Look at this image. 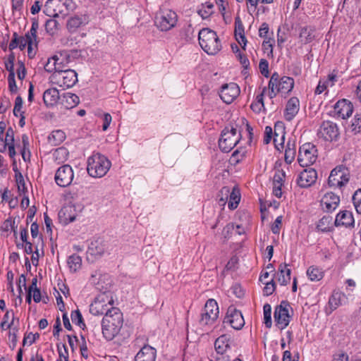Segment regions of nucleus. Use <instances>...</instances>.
I'll use <instances>...</instances> for the list:
<instances>
[{
    "mask_svg": "<svg viewBox=\"0 0 361 361\" xmlns=\"http://www.w3.org/2000/svg\"><path fill=\"white\" fill-rule=\"evenodd\" d=\"M87 23V19L85 15H74L71 16L66 23V28L71 33H74L82 26Z\"/></svg>",
    "mask_w": 361,
    "mask_h": 361,
    "instance_id": "24",
    "label": "nucleus"
},
{
    "mask_svg": "<svg viewBox=\"0 0 361 361\" xmlns=\"http://www.w3.org/2000/svg\"><path fill=\"white\" fill-rule=\"evenodd\" d=\"M59 29V23L54 18H49L46 21L45 30L51 35H54Z\"/></svg>",
    "mask_w": 361,
    "mask_h": 361,
    "instance_id": "41",
    "label": "nucleus"
},
{
    "mask_svg": "<svg viewBox=\"0 0 361 361\" xmlns=\"http://www.w3.org/2000/svg\"><path fill=\"white\" fill-rule=\"evenodd\" d=\"M224 323L229 324L234 329L239 330L243 327L245 321L240 311L229 307Z\"/></svg>",
    "mask_w": 361,
    "mask_h": 361,
    "instance_id": "16",
    "label": "nucleus"
},
{
    "mask_svg": "<svg viewBox=\"0 0 361 361\" xmlns=\"http://www.w3.org/2000/svg\"><path fill=\"white\" fill-rule=\"evenodd\" d=\"M294 87L293 78L288 76L280 78L278 73L274 72L269 80L268 84V95L270 99H273L278 93L282 95L288 94Z\"/></svg>",
    "mask_w": 361,
    "mask_h": 361,
    "instance_id": "2",
    "label": "nucleus"
},
{
    "mask_svg": "<svg viewBox=\"0 0 361 361\" xmlns=\"http://www.w3.org/2000/svg\"><path fill=\"white\" fill-rule=\"evenodd\" d=\"M348 302V298L346 295L341 291L334 290L329 297L328 302V307L326 308V313L331 314L333 311L336 310L338 307L344 305Z\"/></svg>",
    "mask_w": 361,
    "mask_h": 361,
    "instance_id": "19",
    "label": "nucleus"
},
{
    "mask_svg": "<svg viewBox=\"0 0 361 361\" xmlns=\"http://www.w3.org/2000/svg\"><path fill=\"white\" fill-rule=\"evenodd\" d=\"M266 90L267 88L264 87L262 93L256 97L255 101L251 104L250 108L254 112L259 114L265 109L263 97Z\"/></svg>",
    "mask_w": 361,
    "mask_h": 361,
    "instance_id": "38",
    "label": "nucleus"
},
{
    "mask_svg": "<svg viewBox=\"0 0 361 361\" xmlns=\"http://www.w3.org/2000/svg\"><path fill=\"white\" fill-rule=\"evenodd\" d=\"M296 155V144L295 141L288 140L286 149L284 159L286 164H290L295 159Z\"/></svg>",
    "mask_w": 361,
    "mask_h": 361,
    "instance_id": "32",
    "label": "nucleus"
},
{
    "mask_svg": "<svg viewBox=\"0 0 361 361\" xmlns=\"http://www.w3.org/2000/svg\"><path fill=\"white\" fill-rule=\"evenodd\" d=\"M66 139V134L61 130H53L48 137L49 142L51 145H59Z\"/></svg>",
    "mask_w": 361,
    "mask_h": 361,
    "instance_id": "34",
    "label": "nucleus"
},
{
    "mask_svg": "<svg viewBox=\"0 0 361 361\" xmlns=\"http://www.w3.org/2000/svg\"><path fill=\"white\" fill-rule=\"evenodd\" d=\"M60 101L66 109H71L79 103V97L75 94L67 92L61 96Z\"/></svg>",
    "mask_w": 361,
    "mask_h": 361,
    "instance_id": "31",
    "label": "nucleus"
},
{
    "mask_svg": "<svg viewBox=\"0 0 361 361\" xmlns=\"http://www.w3.org/2000/svg\"><path fill=\"white\" fill-rule=\"evenodd\" d=\"M25 38L27 42V54L30 58H33L35 55V49L37 46V37L26 34Z\"/></svg>",
    "mask_w": 361,
    "mask_h": 361,
    "instance_id": "37",
    "label": "nucleus"
},
{
    "mask_svg": "<svg viewBox=\"0 0 361 361\" xmlns=\"http://www.w3.org/2000/svg\"><path fill=\"white\" fill-rule=\"evenodd\" d=\"M334 224L337 227L353 228L355 226V219L353 212L348 210L341 211L336 216Z\"/></svg>",
    "mask_w": 361,
    "mask_h": 361,
    "instance_id": "21",
    "label": "nucleus"
},
{
    "mask_svg": "<svg viewBox=\"0 0 361 361\" xmlns=\"http://www.w3.org/2000/svg\"><path fill=\"white\" fill-rule=\"evenodd\" d=\"M39 338V334H32L29 333L25 335L23 341V345L25 346L26 345H31L37 338Z\"/></svg>",
    "mask_w": 361,
    "mask_h": 361,
    "instance_id": "48",
    "label": "nucleus"
},
{
    "mask_svg": "<svg viewBox=\"0 0 361 361\" xmlns=\"http://www.w3.org/2000/svg\"><path fill=\"white\" fill-rule=\"evenodd\" d=\"M26 75V70L22 61H18V68L17 69V75L19 80H23Z\"/></svg>",
    "mask_w": 361,
    "mask_h": 361,
    "instance_id": "63",
    "label": "nucleus"
},
{
    "mask_svg": "<svg viewBox=\"0 0 361 361\" xmlns=\"http://www.w3.org/2000/svg\"><path fill=\"white\" fill-rule=\"evenodd\" d=\"M314 29L309 26L302 27L300 29L299 37L303 44L311 42L314 39Z\"/></svg>",
    "mask_w": 361,
    "mask_h": 361,
    "instance_id": "36",
    "label": "nucleus"
},
{
    "mask_svg": "<svg viewBox=\"0 0 361 361\" xmlns=\"http://www.w3.org/2000/svg\"><path fill=\"white\" fill-rule=\"evenodd\" d=\"M273 130L271 127L266 126L264 130V143L267 145L269 144L272 139Z\"/></svg>",
    "mask_w": 361,
    "mask_h": 361,
    "instance_id": "62",
    "label": "nucleus"
},
{
    "mask_svg": "<svg viewBox=\"0 0 361 361\" xmlns=\"http://www.w3.org/2000/svg\"><path fill=\"white\" fill-rule=\"evenodd\" d=\"M317 135L325 141L332 142L337 140L339 136V130L337 125L331 121H325L321 124Z\"/></svg>",
    "mask_w": 361,
    "mask_h": 361,
    "instance_id": "13",
    "label": "nucleus"
},
{
    "mask_svg": "<svg viewBox=\"0 0 361 361\" xmlns=\"http://www.w3.org/2000/svg\"><path fill=\"white\" fill-rule=\"evenodd\" d=\"M353 202L356 211H361V188L354 193L353 196Z\"/></svg>",
    "mask_w": 361,
    "mask_h": 361,
    "instance_id": "50",
    "label": "nucleus"
},
{
    "mask_svg": "<svg viewBox=\"0 0 361 361\" xmlns=\"http://www.w3.org/2000/svg\"><path fill=\"white\" fill-rule=\"evenodd\" d=\"M57 60V56L55 55L52 56L51 58L48 59V61L44 66V69L46 71L49 73H56V63Z\"/></svg>",
    "mask_w": 361,
    "mask_h": 361,
    "instance_id": "47",
    "label": "nucleus"
},
{
    "mask_svg": "<svg viewBox=\"0 0 361 361\" xmlns=\"http://www.w3.org/2000/svg\"><path fill=\"white\" fill-rule=\"evenodd\" d=\"M259 68L262 75L268 78L269 75V63L266 59H261L259 63Z\"/></svg>",
    "mask_w": 361,
    "mask_h": 361,
    "instance_id": "51",
    "label": "nucleus"
},
{
    "mask_svg": "<svg viewBox=\"0 0 361 361\" xmlns=\"http://www.w3.org/2000/svg\"><path fill=\"white\" fill-rule=\"evenodd\" d=\"M68 266L72 272H75L81 268L82 258L76 255L69 256L67 260Z\"/></svg>",
    "mask_w": 361,
    "mask_h": 361,
    "instance_id": "39",
    "label": "nucleus"
},
{
    "mask_svg": "<svg viewBox=\"0 0 361 361\" xmlns=\"http://www.w3.org/2000/svg\"><path fill=\"white\" fill-rule=\"evenodd\" d=\"M245 33L244 25L239 16L235 18V35Z\"/></svg>",
    "mask_w": 361,
    "mask_h": 361,
    "instance_id": "58",
    "label": "nucleus"
},
{
    "mask_svg": "<svg viewBox=\"0 0 361 361\" xmlns=\"http://www.w3.org/2000/svg\"><path fill=\"white\" fill-rule=\"evenodd\" d=\"M340 197L333 192L326 193L320 201L322 209L325 212H332L338 206Z\"/></svg>",
    "mask_w": 361,
    "mask_h": 361,
    "instance_id": "20",
    "label": "nucleus"
},
{
    "mask_svg": "<svg viewBox=\"0 0 361 361\" xmlns=\"http://www.w3.org/2000/svg\"><path fill=\"white\" fill-rule=\"evenodd\" d=\"M61 96L57 89L50 88L43 94V100L46 106H54L58 101H60Z\"/></svg>",
    "mask_w": 361,
    "mask_h": 361,
    "instance_id": "29",
    "label": "nucleus"
},
{
    "mask_svg": "<svg viewBox=\"0 0 361 361\" xmlns=\"http://www.w3.org/2000/svg\"><path fill=\"white\" fill-rule=\"evenodd\" d=\"M307 276L311 281H319L324 277V271L316 266H310L307 271Z\"/></svg>",
    "mask_w": 361,
    "mask_h": 361,
    "instance_id": "33",
    "label": "nucleus"
},
{
    "mask_svg": "<svg viewBox=\"0 0 361 361\" xmlns=\"http://www.w3.org/2000/svg\"><path fill=\"white\" fill-rule=\"evenodd\" d=\"M11 319V322L9 324H8L7 325V329H10L11 327V326L13 324V322H14V312L13 310H7L6 312L5 313L4 317H3V320L4 322H8V320L9 319Z\"/></svg>",
    "mask_w": 361,
    "mask_h": 361,
    "instance_id": "61",
    "label": "nucleus"
},
{
    "mask_svg": "<svg viewBox=\"0 0 361 361\" xmlns=\"http://www.w3.org/2000/svg\"><path fill=\"white\" fill-rule=\"evenodd\" d=\"M264 310V319L265 326L267 328H270L271 326V307L269 304H265L263 307Z\"/></svg>",
    "mask_w": 361,
    "mask_h": 361,
    "instance_id": "45",
    "label": "nucleus"
},
{
    "mask_svg": "<svg viewBox=\"0 0 361 361\" xmlns=\"http://www.w3.org/2000/svg\"><path fill=\"white\" fill-rule=\"evenodd\" d=\"M214 4L210 2H206L202 4V8L198 11L199 15L206 19L213 13Z\"/></svg>",
    "mask_w": 361,
    "mask_h": 361,
    "instance_id": "42",
    "label": "nucleus"
},
{
    "mask_svg": "<svg viewBox=\"0 0 361 361\" xmlns=\"http://www.w3.org/2000/svg\"><path fill=\"white\" fill-rule=\"evenodd\" d=\"M333 218L331 216H324L317 224V229L321 232H329L331 230L333 226Z\"/></svg>",
    "mask_w": 361,
    "mask_h": 361,
    "instance_id": "35",
    "label": "nucleus"
},
{
    "mask_svg": "<svg viewBox=\"0 0 361 361\" xmlns=\"http://www.w3.org/2000/svg\"><path fill=\"white\" fill-rule=\"evenodd\" d=\"M108 310L111 308L108 307L104 296L101 295L97 298L90 306V312L94 316L105 315Z\"/></svg>",
    "mask_w": 361,
    "mask_h": 361,
    "instance_id": "25",
    "label": "nucleus"
},
{
    "mask_svg": "<svg viewBox=\"0 0 361 361\" xmlns=\"http://www.w3.org/2000/svg\"><path fill=\"white\" fill-rule=\"evenodd\" d=\"M231 337L224 334L218 337L214 343V348L219 355H224L231 348Z\"/></svg>",
    "mask_w": 361,
    "mask_h": 361,
    "instance_id": "26",
    "label": "nucleus"
},
{
    "mask_svg": "<svg viewBox=\"0 0 361 361\" xmlns=\"http://www.w3.org/2000/svg\"><path fill=\"white\" fill-rule=\"evenodd\" d=\"M317 158V149L312 143L303 144L299 149L298 161L302 167L313 164Z\"/></svg>",
    "mask_w": 361,
    "mask_h": 361,
    "instance_id": "10",
    "label": "nucleus"
},
{
    "mask_svg": "<svg viewBox=\"0 0 361 361\" xmlns=\"http://www.w3.org/2000/svg\"><path fill=\"white\" fill-rule=\"evenodd\" d=\"M290 305L287 302L283 301L280 305L275 308L274 322L280 329H285L290 323V316L289 314Z\"/></svg>",
    "mask_w": 361,
    "mask_h": 361,
    "instance_id": "12",
    "label": "nucleus"
},
{
    "mask_svg": "<svg viewBox=\"0 0 361 361\" xmlns=\"http://www.w3.org/2000/svg\"><path fill=\"white\" fill-rule=\"evenodd\" d=\"M177 21L176 13L167 8H161L155 18V24L161 31H168L174 27Z\"/></svg>",
    "mask_w": 361,
    "mask_h": 361,
    "instance_id": "6",
    "label": "nucleus"
},
{
    "mask_svg": "<svg viewBox=\"0 0 361 361\" xmlns=\"http://www.w3.org/2000/svg\"><path fill=\"white\" fill-rule=\"evenodd\" d=\"M351 128L355 133L361 131V114H355L351 124Z\"/></svg>",
    "mask_w": 361,
    "mask_h": 361,
    "instance_id": "49",
    "label": "nucleus"
},
{
    "mask_svg": "<svg viewBox=\"0 0 361 361\" xmlns=\"http://www.w3.org/2000/svg\"><path fill=\"white\" fill-rule=\"evenodd\" d=\"M285 176L284 171L279 170L277 171L274 176L273 183L283 185Z\"/></svg>",
    "mask_w": 361,
    "mask_h": 361,
    "instance_id": "60",
    "label": "nucleus"
},
{
    "mask_svg": "<svg viewBox=\"0 0 361 361\" xmlns=\"http://www.w3.org/2000/svg\"><path fill=\"white\" fill-rule=\"evenodd\" d=\"M299 110V99L295 97L290 98L286 103V108L283 112V116L285 119L287 121H291L298 114Z\"/></svg>",
    "mask_w": 361,
    "mask_h": 361,
    "instance_id": "22",
    "label": "nucleus"
},
{
    "mask_svg": "<svg viewBox=\"0 0 361 361\" xmlns=\"http://www.w3.org/2000/svg\"><path fill=\"white\" fill-rule=\"evenodd\" d=\"M68 154V151L66 148L59 147L54 151L53 156L54 160L59 164L67 160Z\"/></svg>",
    "mask_w": 361,
    "mask_h": 361,
    "instance_id": "40",
    "label": "nucleus"
},
{
    "mask_svg": "<svg viewBox=\"0 0 361 361\" xmlns=\"http://www.w3.org/2000/svg\"><path fill=\"white\" fill-rule=\"evenodd\" d=\"M219 314V306L214 299H209L202 310L199 322L202 326L213 324Z\"/></svg>",
    "mask_w": 361,
    "mask_h": 361,
    "instance_id": "9",
    "label": "nucleus"
},
{
    "mask_svg": "<svg viewBox=\"0 0 361 361\" xmlns=\"http://www.w3.org/2000/svg\"><path fill=\"white\" fill-rule=\"evenodd\" d=\"M240 140V133L237 131L236 128H226L222 131L219 140V147L222 152H228L238 143Z\"/></svg>",
    "mask_w": 361,
    "mask_h": 361,
    "instance_id": "7",
    "label": "nucleus"
},
{
    "mask_svg": "<svg viewBox=\"0 0 361 361\" xmlns=\"http://www.w3.org/2000/svg\"><path fill=\"white\" fill-rule=\"evenodd\" d=\"M59 13H56L54 17H58L61 15L63 17L68 16L70 13L73 12L77 4L73 0H59Z\"/></svg>",
    "mask_w": 361,
    "mask_h": 361,
    "instance_id": "28",
    "label": "nucleus"
},
{
    "mask_svg": "<svg viewBox=\"0 0 361 361\" xmlns=\"http://www.w3.org/2000/svg\"><path fill=\"white\" fill-rule=\"evenodd\" d=\"M282 216H279L271 226V231L274 234H279L282 225Z\"/></svg>",
    "mask_w": 361,
    "mask_h": 361,
    "instance_id": "56",
    "label": "nucleus"
},
{
    "mask_svg": "<svg viewBox=\"0 0 361 361\" xmlns=\"http://www.w3.org/2000/svg\"><path fill=\"white\" fill-rule=\"evenodd\" d=\"M244 157H245L244 151H240L238 149H236L232 154V156L231 157V161L234 164H238L243 159Z\"/></svg>",
    "mask_w": 361,
    "mask_h": 361,
    "instance_id": "54",
    "label": "nucleus"
},
{
    "mask_svg": "<svg viewBox=\"0 0 361 361\" xmlns=\"http://www.w3.org/2000/svg\"><path fill=\"white\" fill-rule=\"evenodd\" d=\"M198 39L202 49L209 55L217 54L221 49L216 33L209 28H204L199 32Z\"/></svg>",
    "mask_w": 361,
    "mask_h": 361,
    "instance_id": "4",
    "label": "nucleus"
},
{
    "mask_svg": "<svg viewBox=\"0 0 361 361\" xmlns=\"http://www.w3.org/2000/svg\"><path fill=\"white\" fill-rule=\"evenodd\" d=\"M148 339L145 336H139L134 341V346L140 348L134 357L133 361H155L157 350L148 345Z\"/></svg>",
    "mask_w": 361,
    "mask_h": 361,
    "instance_id": "5",
    "label": "nucleus"
},
{
    "mask_svg": "<svg viewBox=\"0 0 361 361\" xmlns=\"http://www.w3.org/2000/svg\"><path fill=\"white\" fill-rule=\"evenodd\" d=\"M22 106H23V99L20 97L18 96L16 98L15 106L13 108V114L16 116H19L21 115L20 111H21Z\"/></svg>",
    "mask_w": 361,
    "mask_h": 361,
    "instance_id": "57",
    "label": "nucleus"
},
{
    "mask_svg": "<svg viewBox=\"0 0 361 361\" xmlns=\"http://www.w3.org/2000/svg\"><path fill=\"white\" fill-rule=\"evenodd\" d=\"M317 179V173L314 169L303 170L297 178V184L300 188H308L313 185Z\"/></svg>",
    "mask_w": 361,
    "mask_h": 361,
    "instance_id": "18",
    "label": "nucleus"
},
{
    "mask_svg": "<svg viewBox=\"0 0 361 361\" xmlns=\"http://www.w3.org/2000/svg\"><path fill=\"white\" fill-rule=\"evenodd\" d=\"M265 286L264 288V293L266 295H271L275 290V283L274 279H271V281H267L264 283Z\"/></svg>",
    "mask_w": 361,
    "mask_h": 361,
    "instance_id": "53",
    "label": "nucleus"
},
{
    "mask_svg": "<svg viewBox=\"0 0 361 361\" xmlns=\"http://www.w3.org/2000/svg\"><path fill=\"white\" fill-rule=\"evenodd\" d=\"M77 212L75 206L66 205L61 209L59 212V219L63 224H68L75 221Z\"/></svg>",
    "mask_w": 361,
    "mask_h": 361,
    "instance_id": "23",
    "label": "nucleus"
},
{
    "mask_svg": "<svg viewBox=\"0 0 361 361\" xmlns=\"http://www.w3.org/2000/svg\"><path fill=\"white\" fill-rule=\"evenodd\" d=\"M52 83L63 88L72 87L78 82V74L72 69L53 73L50 77Z\"/></svg>",
    "mask_w": 361,
    "mask_h": 361,
    "instance_id": "8",
    "label": "nucleus"
},
{
    "mask_svg": "<svg viewBox=\"0 0 361 361\" xmlns=\"http://www.w3.org/2000/svg\"><path fill=\"white\" fill-rule=\"evenodd\" d=\"M221 193L226 195V199L228 198V195L229 194V209H235V208H237L240 200V194L238 189L234 188H233L232 191L230 192V190L228 187H224L221 190Z\"/></svg>",
    "mask_w": 361,
    "mask_h": 361,
    "instance_id": "27",
    "label": "nucleus"
},
{
    "mask_svg": "<svg viewBox=\"0 0 361 361\" xmlns=\"http://www.w3.org/2000/svg\"><path fill=\"white\" fill-rule=\"evenodd\" d=\"M87 252L94 257H100L104 252L103 250L101 248V242L94 241L91 243L88 247Z\"/></svg>",
    "mask_w": 361,
    "mask_h": 361,
    "instance_id": "43",
    "label": "nucleus"
},
{
    "mask_svg": "<svg viewBox=\"0 0 361 361\" xmlns=\"http://www.w3.org/2000/svg\"><path fill=\"white\" fill-rule=\"evenodd\" d=\"M71 319L73 323L78 325L80 327H85V324L82 319V316L80 313V312L78 310L73 311L71 312Z\"/></svg>",
    "mask_w": 361,
    "mask_h": 361,
    "instance_id": "46",
    "label": "nucleus"
},
{
    "mask_svg": "<svg viewBox=\"0 0 361 361\" xmlns=\"http://www.w3.org/2000/svg\"><path fill=\"white\" fill-rule=\"evenodd\" d=\"M111 166V161L104 155L94 153L87 159V171L93 178H102L106 174Z\"/></svg>",
    "mask_w": 361,
    "mask_h": 361,
    "instance_id": "3",
    "label": "nucleus"
},
{
    "mask_svg": "<svg viewBox=\"0 0 361 361\" xmlns=\"http://www.w3.org/2000/svg\"><path fill=\"white\" fill-rule=\"evenodd\" d=\"M291 270L286 264H281L278 269V281L281 285L285 286L290 281Z\"/></svg>",
    "mask_w": 361,
    "mask_h": 361,
    "instance_id": "30",
    "label": "nucleus"
},
{
    "mask_svg": "<svg viewBox=\"0 0 361 361\" xmlns=\"http://www.w3.org/2000/svg\"><path fill=\"white\" fill-rule=\"evenodd\" d=\"M14 137H13V131L11 128H9L6 131L5 140L1 142L3 145V148L5 149L6 145H8L11 143H13Z\"/></svg>",
    "mask_w": 361,
    "mask_h": 361,
    "instance_id": "55",
    "label": "nucleus"
},
{
    "mask_svg": "<svg viewBox=\"0 0 361 361\" xmlns=\"http://www.w3.org/2000/svg\"><path fill=\"white\" fill-rule=\"evenodd\" d=\"M23 148L21 149V155L25 161L29 159L30 153L29 151V141L27 135H24L22 137Z\"/></svg>",
    "mask_w": 361,
    "mask_h": 361,
    "instance_id": "44",
    "label": "nucleus"
},
{
    "mask_svg": "<svg viewBox=\"0 0 361 361\" xmlns=\"http://www.w3.org/2000/svg\"><path fill=\"white\" fill-rule=\"evenodd\" d=\"M240 90L235 82H230L222 85L219 96L224 102L231 104L240 94Z\"/></svg>",
    "mask_w": 361,
    "mask_h": 361,
    "instance_id": "15",
    "label": "nucleus"
},
{
    "mask_svg": "<svg viewBox=\"0 0 361 361\" xmlns=\"http://www.w3.org/2000/svg\"><path fill=\"white\" fill-rule=\"evenodd\" d=\"M334 114L342 119L349 118L353 111L352 103L345 99L338 100L334 106Z\"/></svg>",
    "mask_w": 361,
    "mask_h": 361,
    "instance_id": "17",
    "label": "nucleus"
},
{
    "mask_svg": "<svg viewBox=\"0 0 361 361\" xmlns=\"http://www.w3.org/2000/svg\"><path fill=\"white\" fill-rule=\"evenodd\" d=\"M74 178V173L72 167L68 164L60 166L56 171L54 180L60 187L70 185Z\"/></svg>",
    "mask_w": 361,
    "mask_h": 361,
    "instance_id": "14",
    "label": "nucleus"
},
{
    "mask_svg": "<svg viewBox=\"0 0 361 361\" xmlns=\"http://www.w3.org/2000/svg\"><path fill=\"white\" fill-rule=\"evenodd\" d=\"M349 177L348 169L343 166H338L331 171L328 184L331 188H341L349 181Z\"/></svg>",
    "mask_w": 361,
    "mask_h": 361,
    "instance_id": "11",
    "label": "nucleus"
},
{
    "mask_svg": "<svg viewBox=\"0 0 361 361\" xmlns=\"http://www.w3.org/2000/svg\"><path fill=\"white\" fill-rule=\"evenodd\" d=\"M16 180L18 184V190H25V181L23 176L22 173L20 171H18L16 174Z\"/></svg>",
    "mask_w": 361,
    "mask_h": 361,
    "instance_id": "64",
    "label": "nucleus"
},
{
    "mask_svg": "<svg viewBox=\"0 0 361 361\" xmlns=\"http://www.w3.org/2000/svg\"><path fill=\"white\" fill-rule=\"evenodd\" d=\"M14 60L13 54L9 55L8 60L5 62V68L9 72L8 74L15 75L14 72Z\"/></svg>",
    "mask_w": 361,
    "mask_h": 361,
    "instance_id": "52",
    "label": "nucleus"
},
{
    "mask_svg": "<svg viewBox=\"0 0 361 361\" xmlns=\"http://www.w3.org/2000/svg\"><path fill=\"white\" fill-rule=\"evenodd\" d=\"M123 322V314L118 308L111 307V310H108L102 321L104 337L108 341L112 340L119 333Z\"/></svg>",
    "mask_w": 361,
    "mask_h": 361,
    "instance_id": "1",
    "label": "nucleus"
},
{
    "mask_svg": "<svg viewBox=\"0 0 361 361\" xmlns=\"http://www.w3.org/2000/svg\"><path fill=\"white\" fill-rule=\"evenodd\" d=\"M8 83L9 90L11 92H16L18 90V87L16 85V80H15V75L8 74Z\"/></svg>",
    "mask_w": 361,
    "mask_h": 361,
    "instance_id": "59",
    "label": "nucleus"
}]
</instances>
